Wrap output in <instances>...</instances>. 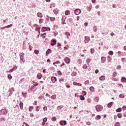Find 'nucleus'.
<instances>
[{"instance_id": "f257e3e1", "label": "nucleus", "mask_w": 126, "mask_h": 126, "mask_svg": "<svg viewBox=\"0 0 126 126\" xmlns=\"http://www.w3.org/2000/svg\"><path fill=\"white\" fill-rule=\"evenodd\" d=\"M8 114V110L6 108H2L0 110V116H7Z\"/></svg>"}, {"instance_id": "f03ea898", "label": "nucleus", "mask_w": 126, "mask_h": 126, "mask_svg": "<svg viewBox=\"0 0 126 126\" xmlns=\"http://www.w3.org/2000/svg\"><path fill=\"white\" fill-rule=\"evenodd\" d=\"M95 109L97 112H101L103 110V106L101 105H97L95 106Z\"/></svg>"}, {"instance_id": "7ed1b4c3", "label": "nucleus", "mask_w": 126, "mask_h": 126, "mask_svg": "<svg viewBox=\"0 0 126 126\" xmlns=\"http://www.w3.org/2000/svg\"><path fill=\"white\" fill-rule=\"evenodd\" d=\"M51 31V28H48V27H43L41 29L42 32H46V31Z\"/></svg>"}, {"instance_id": "20e7f679", "label": "nucleus", "mask_w": 126, "mask_h": 126, "mask_svg": "<svg viewBox=\"0 0 126 126\" xmlns=\"http://www.w3.org/2000/svg\"><path fill=\"white\" fill-rule=\"evenodd\" d=\"M19 56L20 57L21 62H24V53H20Z\"/></svg>"}, {"instance_id": "39448f33", "label": "nucleus", "mask_w": 126, "mask_h": 126, "mask_svg": "<svg viewBox=\"0 0 126 126\" xmlns=\"http://www.w3.org/2000/svg\"><path fill=\"white\" fill-rule=\"evenodd\" d=\"M59 124L61 126H66L67 122L66 121L61 120L60 121Z\"/></svg>"}, {"instance_id": "423d86ee", "label": "nucleus", "mask_w": 126, "mask_h": 126, "mask_svg": "<svg viewBox=\"0 0 126 126\" xmlns=\"http://www.w3.org/2000/svg\"><path fill=\"white\" fill-rule=\"evenodd\" d=\"M74 13L76 15H78V14L81 13V10H80V9H76L74 10Z\"/></svg>"}, {"instance_id": "0eeeda50", "label": "nucleus", "mask_w": 126, "mask_h": 126, "mask_svg": "<svg viewBox=\"0 0 126 126\" xmlns=\"http://www.w3.org/2000/svg\"><path fill=\"white\" fill-rule=\"evenodd\" d=\"M57 44V40L53 39L51 40V45L55 46Z\"/></svg>"}, {"instance_id": "6e6552de", "label": "nucleus", "mask_w": 126, "mask_h": 126, "mask_svg": "<svg viewBox=\"0 0 126 126\" xmlns=\"http://www.w3.org/2000/svg\"><path fill=\"white\" fill-rule=\"evenodd\" d=\"M90 41V38L88 36H85V44H87L88 42Z\"/></svg>"}, {"instance_id": "1a4fd4ad", "label": "nucleus", "mask_w": 126, "mask_h": 126, "mask_svg": "<svg viewBox=\"0 0 126 126\" xmlns=\"http://www.w3.org/2000/svg\"><path fill=\"white\" fill-rule=\"evenodd\" d=\"M106 60H107V58L106 57H101V63H104L106 62Z\"/></svg>"}, {"instance_id": "9d476101", "label": "nucleus", "mask_w": 126, "mask_h": 126, "mask_svg": "<svg viewBox=\"0 0 126 126\" xmlns=\"http://www.w3.org/2000/svg\"><path fill=\"white\" fill-rule=\"evenodd\" d=\"M64 62L66 63H70V59L67 57L65 58L64 59Z\"/></svg>"}, {"instance_id": "9b49d317", "label": "nucleus", "mask_w": 126, "mask_h": 126, "mask_svg": "<svg viewBox=\"0 0 126 126\" xmlns=\"http://www.w3.org/2000/svg\"><path fill=\"white\" fill-rule=\"evenodd\" d=\"M17 69V66H14L12 68H11L8 72H13V71H14V70H16Z\"/></svg>"}, {"instance_id": "f8f14e48", "label": "nucleus", "mask_w": 126, "mask_h": 126, "mask_svg": "<svg viewBox=\"0 0 126 126\" xmlns=\"http://www.w3.org/2000/svg\"><path fill=\"white\" fill-rule=\"evenodd\" d=\"M51 80L53 82V83H55V82H57V77H51Z\"/></svg>"}, {"instance_id": "ddd939ff", "label": "nucleus", "mask_w": 126, "mask_h": 126, "mask_svg": "<svg viewBox=\"0 0 126 126\" xmlns=\"http://www.w3.org/2000/svg\"><path fill=\"white\" fill-rule=\"evenodd\" d=\"M52 53V50L51 49H48L46 52V56H49V54Z\"/></svg>"}, {"instance_id": "4468645a", "label": "nucleus", "mask_w": 126, "mask_h": 126, "mask_svg": "<svg viewBox=\"0 0 126 126\" xmlns=\"http://www.w3.org/2000/svg\"><path fill=\"white\" fill-rule=\"evenodd\" d=\"M19 106L21 110H23V102L22 101H20Z\"/></svg>"}, {"instance_id": "2eb2a0df", "label": "nucleus", "mask_w": 126, "mask_h": 126, "mask_svg": "<svg viewBox=\"0 0 126 126\" xmlns=\"http://www.w3.org/2000/svg\"><path fill=\"white\" fill-rule=\"evenodd\" d=\"M78 97H80V100H81V101H84V100H85V97H84V95H79Z\"/></svg>"}, {"instance_id": "dca6fc26", "label": "nucleus", "mask_w": 126, "mask_h": 126, "mask_svg": "<svg viewBox=\"0 0 126 126\" xmlns=\"http://www.w3.org/2000/svg\"><path fill=\"white\" fill-rule=\"evenodd\" d=\"M37 16H38V17H40V18H42L43 17V14L41 12H38L37 14Z\"/></svg>"}, {"instance_id": "f3484780", "label": "nucleus", "mask_w": 126, "mask_h": 126, "mask_svg": "<svg viewBox=\"0 0 126 126\" xmlns=\"http://www.w3.org/2000/svg\"><path fill=\"white\" fill-rule=\"evenodd\" d=\"M71 75V76H73V77L76 76V75H77V72L73 71L72 72Z\"/></svg>"}, {"instance_id": "a211bd4d", "label": "nucleus", "mask_w": 126, "mask_h": 126, "mask_svg": "<svg viewBox=\"0 0 126 126\" xmlns=\"http://www.w3.org/2000/svg\"><path fill=\"white\" fill-rule=\"evenodd\" d=\"M64 34L65 35H66V36H67V38L69 39V37H68V36H70V33L66 32H65Z\"/></svg>"}, {"instance_id": "6ab92c4d", "label": "nucleus", "mask_w": 126, "mask_h": 126, "mask_svg": "<svg viewBox=\"0 0 126 126\" xmlns=\"http://www.w3.org/2000/svg\"><path fill=\"white\" fill-rule=\"evenodd\" d=\"M53 12L55 13V14H58L59 13V9L58 8H56L53 10Z\"/></svg>"}, {"instance_id": "aec40b11", "label": "nucleus", "mask_w": 126, "mask_h": 126, "mask_svg": "<svg viewBox=\"0 0 126 126\" xmlns=\"http://www.w3.org/2000/svg\"><path fill=\"white\" fill-rule=\"evenodd\" d=\"M8 91L12 94L13 92H14V88L12 87L11 89H9Z\"/></svg>"}, {"instance_id": "412c9836", "label": "nucleus", "mask_w": 126, "mask_h": 126, "mask_svg": "<svg viewBox=\"0 0 126 126\" xmlns=\"http://www.w3.org/2000/svg\"><path fill=\"white\" fill-rule=\"evenodd\" d=\"M113 104H114V102H111L109 103L107 105L108 107L111 108L112 107V106H113Z\"/></svg>"}, {"instance_id": "4be33fe9", "label": "nucleus", "mask_w": 126, "mask_h": 126, "mask_svg": "<svg viewBox=\"0 0 126 126\" xmlns=\"http://www.w3.org/2000/svg\"><path fill=\"white\" fill-rule=\"evenodd\" d=\"M67 20L69 21V22L71 24H72V23H73V20L72 19V18H70L68 19Z\"/></svg>"}, {"instance_id": "5701e85b", "label": "nucleus", "mask_w": 126, "mask_h": 126, "mask_svg": "<svg viewBox=\"0 0 126 126\" xmlns=\"http://www.w3.org/2000/svg\"><path fill=\"white\" fill-rule=\"evenodd\" d=\"M37 77L38 79H41V78H42V74L38 73L37 75Z\"/></svg>"}, {"instance_id": "b1692460", "label": "nucleus", "mask_w": 126, "mask_h": 126, "mask_svg": "<svg viewBox=\"0 0 126 126\" xmlns=\"http://www.w3.org/2000/svg\"><path fill=\"white\" fill-rule=\"evenodd\" d=\"M105 78L106 77H105V76H101V77H99V80L102 81L103 80H105Z\"/></svg>"}, {"instance_id": "393cba45", "label": "nucleus", "mask_w": 126, "mask_h": 126, "mask_svg": "<svg viewBox=\"0 0 126 126\" xmlns=\"http://www.w3.org/2000/svg\"><path fill=\"white\" fill-rule=\"evenodd\" d=\"M39 85V83H37V82L33 84V86H32L31 88L30 89H32V88H34L35 86H38Z\"/></svg>"}, {"instance_id": "a878e982", "label": "nucleus", "mask_w": 126, "mask_h": 126, "mask_svg": "<svg viewBox=\"0 0 126 126\" xmlns=\"http://www.w3.org/2000/svg\"><path fill=\"white\" fill-rule=\"evenodd\" d=\"M90 90L92 92H94L95 91V89L94 88L93 86H91V87H90Z\"/></svg>"}, {"instance_id": "bb28decb", "label": "nucleus", "mask_w": 126, "mask_h": 126, "mask_svg": "<svg viewBox=\"0 0 126 126\" xmlns=\"http://www.w3.org/2000/svg\"><path fill=\"white\" fill-rule=\"evenodd\" d=\"M73 84L74 85H76V86H81L82 84L79 83H76V82H74Z\"/></svg>"}, {"instance_id": "cd10ccee", "label": "nucleus", "mask_w": 126, "mask_h": 126, "mask_svg": "<svg viewBox=\"0 0 126 126\" xmlns=\"http://www.w3.org/2000/svg\"><path fill=\"white\" fill-rule=\"evenodd\" d=\"M22 95L23 97H24V98H26V95H27V92H25V93L22 92Z\"/></svg>"}, {"instance_id": "c85d7f7f", "label": "nucleus", "mask_w": 126, "mask_h": 126, "mask_svg": "<svg viewBox=\"0 0 126 126\" xmlns=\"http://www.w3.org/2000/svg\"><path fill=\"white\" fill-rule=\"evenodd\" d=\"M122 82L126 83V78L125 77H123L121 79Z\"/></svg>"}, {"instance_id": "c756f323", "label": "nucleus", "mask_w": 126, "mask_h": 126, "mask_svg": "<svg viewBox=\"0 0 126 126\" xmlns=\"http://www.w3.org/2000/svg\"><path fill=\"white\" fill-rule=\"evenodd\" d=\"M7 97H10L12 95V94L8 91L7 93Z\"/></svg>"}, {"instance_id": "7c9ffc66", "label": "nucleus", "mask_w": 126, "mask_h": 126, "mask_svg": "<svg viewBox=\"0 0 126 126\" xmlns=\"http://www.w3.org/2000/svg\"><path fill=\"white\" fill-rule=\"evenodd\" d=\"M40 108H41V107H40V106H36L35 107V111H36V112H39Z\"/></svg>"}, {"instance_id": "2f4dec72", "label": "nucleus", "mask_w": 126, "mask_h": 126, "mask_svg": "<svg viewBox=\"0 0 126 126\" xmlns=\"http://www.w3.org/2000/svg\"><path fill=\"white\" fill-rule=\"evenodd\" d=\"M117 117L121 119L122 118V117H123V114H122L121 113H118L117 114Z\"/></svg>"}, {"instance_id": "473e14b6", "label": "nucleus", "mask_w": 126, "mask_h": 126, "mask_svg": "<svg viewBox=\"0 0 126 126\" xmlns=\"http://www.w3.org/2000/svg\"><path fill=\"white\" fill-rule=\"evenodd\" d=\"M33 109H34V107L33 106H30L29 109V112H32V110H33Z\"/></svg>"}, {"instance_id": "72a5a7b5", "label": "nucleus", "mask_w": 126, "mask_h": 126, "mask_svg": "<svg viewBox=\"0 0 126 126\" xmlns=\"http://www.w3.org/2000/svg\"><path fill=\"white\" fill-rule=\"evenodd\" d=\"M63 105H60L57 107V110H61V109H63Z\"/></svg>"}, {"instance_id": "f704fd0d", "label": "nucleus", "mask_w": 126, "mask_h": 126, "mask_svg": "<svg viewBox=\"0 0 126 126\" xmlns=\"http://www.w3.org/2000/svg\"><path fill=\"white\" fill-rule=\"evenodd\" d=\"M70 13V11L69 10H66L65 12V15H68Z\"/></svg>"}, {"instance_id": "c9c22d12", "label": "nucleus", "mask_w": 126, "mask_h": 126, "mask_svg": "<svg viewBox=\"0 0 126 126\" xmlns=\"http://www.w3.org/2000/svg\"><path fill=\"white\" fill-rule=\"evenodd\" d=\"M121 111H122V108H119L117 109H116V112H117V113H121Z\"/></svg>"}, {"instance_id": "e433bc0d", "label": "nucleus", "mask_w": 126, "mask_h": 126, "mask_svg": "<svg viewBox=\"0 0 126 126\" xmlns=\"http://www.w3.org/2000/svg\"><path fill=\"white\" fill-rule=\"evenodd\" d=\"M56 98H57V95H53L51 96V99H52L53 100H56Z\"/></svg>"}, {"instance_id": "4c0bfd02", "label": "nucleus", "mask_w": 126, "mask_h": 126, "mask_svg": "<svg viewBox=\"0 0 126 126\" xmlns=\"http://www.w3.org/2000/svg\"><path fill=\"white\" fill-rule=\"evenodd\" d=\"M52 121H53V122H56V121H57V117H53L52 118Z\"/></svg>"}, {"instance_id": "58836bf2", "label": "nucleus", "mask_w": 126, "mask_h": 126, "mask_svg": "<svg viewBox=\"0 0 126 126\" xmlns=\"http://www.w3.org/2000/svg\"><path fill=\"white\" fill-rule=\"evenodd\" d=\"M60 83H62V82H63L64 81V79L63 78H62L59 80Z\"/></svg>"}, {"instance_id": "ea45409f", "label": "nucleus", "mask_w": 126, "mask_h": 126, "mask_svg": "<svg viewBox=\"0 0 126 126\" xmlns=\"http://www.w3.org/2000/svg\"><path fill=\"white\" fill-rule=\"evenodd\" d=\"M107 60L108 62H112V58H111V56H108Z\"/></svg>"}, {"instance_id": "a19ab883", "label": "nucleus", "mask_w": 126, "mask_h": 126, "mask_svg": "<svg viewBox=\"0 0 126 126\" xmlns=\"http://www.w3.org/2000/svg\"><path fill=\"white\" fill-rule=\"evenodd\" d=\"M82 93V94L84 95V96H86V95L87 94V93L85 91H83Z\"/></svg>"}, {"instance_id": "79ce46f5", "label": "nucleus", "mask_w": 126, "mask_h": 126, "mask_svg": "<svg viewBox=\"0 0 126 126\" xmlns=\"http://www.w3.org/2000/svg\"><path fill=\"white\" fill-rule=\"evenodd\" d=\"M64 21H65V20H64L63 21V17L62 18V24H63V25H64V24H66V23H65L64 22Z\"/></svg>"}, {"instance_id": "37998d69", "label": "nucleus", "mask_w": 126, "mask_h": 126, "mask_svg": "<svg viewBox=\"0 0 126 126\" xmlns=\"http://www.w3.org/2000/svg\"><path fill=\"white\" fill-rule=\"evenodd\" d=\"M100 119H101V116L100 115H97L96 117H95V120H100Z\"/></svg>"}, {"instance_id": "c03bdc74", "label": "nucleus", "mask_w": 126, "mask_h": 126, "mask_svg": "<svg viewBox=\"0 0 126 126\" xmlns=\"http://www.w3.org/2000/svg\"><path fill=\"white\" fill-rule=\"evenodd\" d=\"M43 21H44V19H40L39 21V24H42Z\"/></svg>"}, {"instance_id": "a18cd8bd", "label": "nucleus", "mask_w": 126, "mask_h": 126, "mask_svg": "<svg viewBox=\"0 0 126 126\" xmlns=\"http://www.w3.org/2000/svg\"><path fill=\"white\" fill-rule=\"evenodd\" d=\"M57 47H58V49H61V47H62V44H61V43H60V42H58Z\"/></svg>"}, {"instance_id": "49530a36", "label": "nucleus", "mask_w": 126, "mask_h": 126, "mask_svg": "<svg viewBox=\"0 0 126 126\" xmlns=\"http://www.w3.org/2000/svg\"><path fill=\"white\" fill-rule=\"evenodd\" d=\"M109 55H110L111 56H113V55H114V52H113L112 51H110L108 52Z\"/></svg>"}, {"instance_id": "de8ad7c7", "label": "nucleus", "mask_w": 126, "mask_h": 126, "mask_svg": "<svg viewBox=\"0 0 126 126\" xmlns=\"http://www.w3.org/2000/svg\"><path fill=\"white\" fill-rule=\"evenodd\" d=\"M7 77H8V79H12V76H11V75H10V74H8L7 75Z\"/></svg>"}, {"instance_id": "09e8293b", "label": "nucleus", "mask_w": 126, "mask_h": 126, "mask_svg": "<svg viewBox=\"0 0 126 126\" xmlns=\"http://www.w3.org/2000/svg\"><path fill=\"white\" fill-rule=\"evenodd\" d=\"M47 121H48V118H47V117L44 118L43 120V123H46L47 122Z\"/></svg>"}, {"instance_id": "8fccbe9b", "label": "nucleus", "mask_w": 126, "mask_h": 126, "mask_svg": "<svg viewBox=\"0 0 126 126\" xmlns=\"http://www.w3.org/2000/svg\"><path fill=\"white\" fill-rule=\"evenodd\" d=\"M90 62H91V59H90V58H88L86 60V62L87 63H89Z\"/></svg>"}, {"instance_id": "3c124183", "label": "nucleus", "mask_w": 126, "mask_h": 126, "mask_svg": "<svg viewBox=\"0 0 126 126\" xmlns=\"http://www.w3.org/2000/svg\"><path fill=\"white\" fill-rule=\"evenodd\" d=\"M50 18H51V17L49 16H47L46 17V20H47V21L49 22V21H50Z\"/></svg>"}, {"instance_id": "603ef678", "label": "nucleus", "mask_w": 126, "mask_h": 126, "mask_svg": "<svg viewBox=\"0 0 126 126\" xmlns=\"http://www.w3.org/2000/svg\"><path fill=\"white\" fill-rule=\"evenodd\" d=\"M95 102H99V97H96L94 99Z\"/></svg>"}, {"instance_id": "864d4df0", "label": "nucleus", "mask_w": 126, "mask_h": 126, "mask_svg": "<svg viewBox=\"0 0 126 126\" xmlns=\"http://www.w3.org/2000/svg\"><path fill=\"white\" fill-rule=\"evenodd\" d=\"M50 20L51 21H55L56 20V18L55 17H50Z\"/></svg>"}, {"instance_id": "5fc2aeb1", "label": "nucleus", "mask_w": 126, "mask_h": 126, "mask_svg": "<svg viewBox=\"0 0 126 126\" xmlns=\"http://www.w3.org/2000/svg\"><path fill=\"white\" fill-rule=\"evenodd\" d=\"M78 63L79 64H81V63H82V60L81 59H79Z\"/></svg>"}, {"instance_id": "6e6d98bb", "label": "nucleus", "mask_w": 126, "mask_h": 126, "mask_svg": "<svg viewBox=\"0 0 126 126\" xmlns=\"http://www.w3.org/2000/svg\"><path fill=\"white\" fill-rule=\"evenodd\" d=\"M12 24H10L9 25H8V26H5L6 28H10V27H11L12 26Z\"/></svg>"}, {"instance_id": "4d7b16f0", "label": "nucleus", "mask_w": 126, "mask_h": 126, "mask_svg": "<svg viewBox=\"0 0 126 126\" xmlns=\"http://www.w3.org/2000/svg\"><path fill=\"white\" fill-rule=\"evenodd\" d=\"M53 7H55V4L54 3L51 4L50 6V8H53Z\"/></svg>"}, {"instance_id": "13d9d810", "label": "nucleus", "mask_w": 126, "mask_h": 126, "mask_svg": "<svg viewBox=\"0 0 126 126\" xmlns=\"http://www.w3.org/2000/svg\"><path fill=\"white\" fill-rule=\"evenodd\" d=\"M119 97H120V98H125V95L123 94H121L119 95Z\"/></svg>"}, {"instance_id": "bf43d9fd", "label": "nucleus", "mask_w": 126, "mask_h": 126, "mask_svg": "<svg viewBox=\"0 0 126 126\" xmlns=\"http://www.w3.org/2000/svg\"><path fill=\"white\" fill-rule=\"evenodd\" d=\"M34 53H35L36 55H38V54H39V50H34Z\"/></svg>"}, {"instance_id": "052dcab7", "label": "nucleus", "mask_w": 126, "mask_h": 126, "mask_svg": "<svg viewBox=\"0 0 126 126\" xmlns=\"http://www.w3.org/2000/svg\"><path fill=\"white\" fill-rule=\"evenodd\" d=\"M97 30H98V29H97V27L94 26V32H97Z\"/></svg>"}, {"instance_id": "680f3d73", "label": "nucleus", "mask_w": 126, "mask_h": 126, "mask_svg": "<svg viewBox=\"0 0 126 126\" xmlns=\"http://www.w3.org/2000/svg\"><path fill=\"white\" fill-rule=\"evenodd\" d=\"M38 99H39V100H43V99H44V96H39V97H38Z\"/></svg>"}, {"instance_id": "e2e57ef3", "label": "nucleus", "mask_w": 126, "mask_h": 126, "mask_svg": "<svg viewBox=\"0 0 126 126\" xmlns=\"http://www.w3.org/2000/svg\"><path fill=\"white\" fill-rule=\"evenodd\" d=\"M40 29H41V28H37L35 29V31H38V32L40 33Z\"/></svg>"}, {"instance_id": "0e129e2a", "label": "nucleus", "mask_w": 126, "mask_h": 126, "mask_svg": "<svg viewBox=\"0 0 126 126\" xmlns=\"http://www.w3.org/2000/svg\"><path fill=\"white\" fill-rule=\"evenodd\" d=\"M113 77H116V76H117V73L116 72H113Z\"/></svg>"}, {"instance_id": "69168bd1", "label": "nucleus", "mask_w": 126, "mask_h": 126, "mask_svg": "<svg viewBox=\"0 0 126 126\" xmlns=\"http://www.w3.org/2000/svg\"><path fill=\"white\" fill-rule=\"evenodd\" d=\"M88 103H91L92 102V100L90 98H88L87 99Z\"/></svg>"}, {"instance_id": "338daca9", "label": "nucleus", "mask_w": 126, "mask_h": 126, "mask_svg": "<svg viewBox=\"0 0 126 126\" xmlns=\"http://www.w3.org/2000/svg\"><path fill=\"white\" fill-rule=\"evenodd\" d=\"M115 126H120V123L116 122L115 124Z\"/></svg>"}, {"instance_id": "774afa93", "label": "nucleus", "mask_w": 126, "mask_h": 126, "mask_svg": "<svg viewBox=\"0 0 126 126\" xmlns=\"http://www.w3.org/2000/svg\"><path fill=\"white\" fill-rule=\"evenodd\" d=\"M91 54H94V49L93 48L91 49Z\"/></svg>"}]
</instances>
